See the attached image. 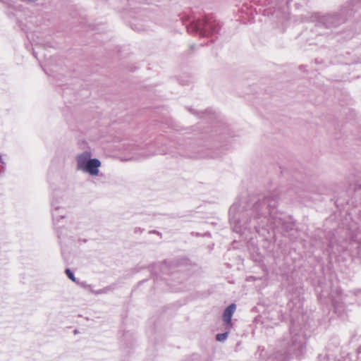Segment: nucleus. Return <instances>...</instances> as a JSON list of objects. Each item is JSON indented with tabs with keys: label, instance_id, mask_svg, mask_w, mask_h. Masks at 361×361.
<instances>
[{
	"label": "nucleus",
	"instance_id": "1",
	"mask_svg": "<svg viewBox=\"0 0 361 361\" xmlns=\"http://www.w3.org/2000/svg\"><path fill=\"white\" fill-rule=\"evenodd\" d=\"M276 199L265 197L247 203L245 200L235 202L229 209V221L235 233H243L246 229L254 228L259 233L260 228H279L292 230L293 225L286 222L285 216L276 209Z\"/></svg>",
	"mask_w": 361,
	"mask_h": 361
},
{
	"label": "nucleus",
	"instance_id": "2",
	"mask_svg": "<svg viewBox=\"0 0 361 361\" xmlns=\"http://www.w3.org/2000/svg\"><path fill=\"white\" fill-rule=\"evenodd\" d=\"M291 341L288 343L286 354L277 352L274 357H270L269 361H286L288 357L294 355L300 358L305 351V339L302 334L295 331L293 327L290 328Z\"/></svg>",
	"mask_w": 361,
	"mask_h": 361
},
{
	"label": "nucleus",
	"instance_id": "3",
	"mask_svg": "<svg viewBox=\"0 0 361 361\" xmlns=\"http://www.w3.org/2000/svg\"><path fill=\"white\" fill-rule=\"evenodd\" d=\"M220 28V23L212 15L193 20L187 26L189 33L200 37H208L218 33Z\"/></svg>",
	"mask_w": 361,
	"mask_h": 361
},
{
	"label": "nucleus",
	"instance_id": "4",
	"mask_svg": "<svg viewBox=\"0 0 361 361\" xmlns=\"http://www.w3.org/2000/svg\"><path fill=\"white\" fill-rule=\"evenodd\" d=\"M90 152L85 151L75 157L76 169L90 176H97L101 166V161L97 158H92Z\"/></svg>",
	"mask_w": 361,
	"mask_h": 361
},
{
	"label": "nucleus",
	"instance_id": "5",
	"mask_svg": "<svg viewBox=\"0 0 361 361\" xmlns=\"http://www.w3.org/2000/svg\"><path fill=\"white\" fill-rule=\"evenodd\" d=\"M51 205L53 224L54 228L58 230L60 228V221L64 219L66 216V209L65 207L60 204L58 200V195H56L54 200H52Z\"/></svg>",
	"mask_w": 361,
	"mask_h": 361
},
{
	"label": "nucleus",
	"instance_id": "6",
	"mask_svg": "<svg viewBox=\"0 0 361 361\" xmlns=\"http://www.w3.org/2000/svg\"><path fill=\"white\" fill-rule=\"evenodd\" d=\"M310 21L315 23L316 26L331 28L336 25L337 16L331 14L321 16L319 13H314L310 16Z\"/></svg>",
	"mask_w": 361,
	"mask_h": 361
},
{
	"label": "nucleus",
	"instance_id": "7",
	"mask_svg": "<svg viewBox=\"0 0 361 361\" xmlns=\"http://www.w3.org/2000/svg\"><path fill=\"white\" fill-rule=\"evenodd\" d=\"M236 309V305L234 303L229 305L224 311L222 315V320L225 330H230L232 327L231 318Z\"/></svg>",
	"mask_w": 361,
	"mask_h": 361
},
{
	"label": "nucleus",
	"instance_id": "8",
	"mask_svg": "<svg viewBox=\"0 0 361 361\" xmlns=\"http://www.w3.org/2000/svg\"><path fill=\"white\" fill-rule=\"evenodd\" d=\"M284 1V5L283 6H279L277 8H274V10L272 11L271 8H269L267 10V14H271L274 16H275L278 19L281 18H285L288 14V0H283L281 3Z\"/></svg>",
	"mask_w": 361,
	"mask_h": 361
},
{
	"label": "nucleus",
	"instance_id": "9",
	"mask_svg": "<svg viewBox=\"0 0 361 361\" xmlns=\"http://www.w3.org/2000/svg\"><path fill=\"white\" fill-rule=\"evenodd\" d=\"M318 361H337L336 355L333 353L330 348H327L324 354H319L317 357Z\"/></svg>",
	"mask_w": 361,
	"mask_h": 361
},
{
	"label": "nucleus",
	"instance_id": "10",
	"mask_svg": "<svg viewBox=\"0 0 361 361\" xmlns=\"http://www.w3.org/2000/svg\"><path fill=\"white\" fill-rule=\"evenodd\" d=\"M56 195H58V200L60 202V204L64 207L65 204L68 200L67 195L66 193H62L60 191H55L53 200H54L56 197Z\"/></svg>",
	"mask_w": 361,
	"mask_h": 361
},
{
	"label": "nucleus",
	"instance_id": "11",
	"mask_svg": "<svg viewBox=\"0 0 361 361\" xmlns=\"http://www.w3.org/2000/svg\"><path fill=\"white\" fill-rule=\"evenodd\" d=\"M229 331L226 330L224 333L216 334V339L219 342H224L227 338Z\"/></svg>",
	"mask_w": 361,
	"mask_h": 361
},
{
	"label": "nucleus",
	"instance_id": "12",
	"mask_svg": "<svg viewBox=\"0 0 361 361\" xmlns=\"http://www.w3.org/2000/svg\"><path fill=\"white\" fill-rule=\"evenodd\" d=\"M65 273L68 277L69 279H71L72 281L76 283H78V280L75 277L74 273L68 268L66 269Z\"/></svg>",
	"mask_w": 361,
	"mask_h": 361
},
{
	"label": "nucleus",
	"instance_id": "13",
	"mask_svg": "<svg viewBox=\"0 0 361 361\" xmlns=\"http://www.w3.org/2000/svg\"><path fill=\"white\" fill-rule=\"evenodd\" d=\"M78 285H79L80 287L85 288L87 290V288H91V285L87 284L85 281H79L78 283H76Z\"/></svg>",
	"mask_w": 361,
	"mask_h": 361
},
{
	"label": "nucleus",
	"instance_id": "14",
	"mask_svg": "<svg viewBox=\"0 0 361 361\" xmlns=\"http://www.w3.org/2000/svg\"><path fill=\"white\" fill-rule=\"evenodd\" d=\"M109 290V288H102V289H99L98 290H94V293L95 295H101V294H104V293H106L108 292V290Z\"/></svg>",
	"mask_w": 361,
	"mask_h": 361
},
{
	"label": "nucleus",
	"instance_id": "15",
	"mask_svg": "<svg viewBox=\"0 0 361 361\" xmlns=\"http://www.w3.org/2000/svg\"><path fill=\"white\" fill-rule=\"evenodd\" d=\"M90 293H94V290L92 289V287L91 286V288H87Z\"/></svg>",
	"mask_w": 361,
	"mask_h": 361
},
{
	"label": "nucleus",
	"instance_id": "16",
	"mask_svg": "<svg viewBox=\"0 0 361 361\" xmlns=\"http://www.w3.org/2000/svg\"><path fill=\"white\" fill-rule=\"evenodd\" d=\"M1 160H2V158H1V157H0V161H1Z\"/></svg>",
	"mask_w": 361,
	"mask_h": 361
}]
</instances>
